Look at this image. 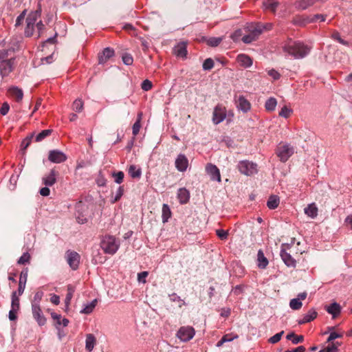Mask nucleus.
<instances>
[{
    "instance_id": "nucleus-1",
    "label": "nucleus",
    "mask_w": 352,
    "mask_h": 352,
    "mask_svg": "<svg viewBox=\"0 0 352 352\" xmlns=\"http://www.w3.org/2000/svg\"><path fill=\"white\" fill-rule=\"evenodd\" d=\"M311 47L298 41H289L283 46L284 52L299 59L306 56L310 52Z\"/></svg>"
},
{
    "instance_id": "nucleus-2",
    "label": "nucleus",
    "mask_w": 352,
    "mask_h": 352,
    "mask_svg": "<svg viewBox=\"0 0 352 352\" xmlns=\"http://www.w3.org/2000/svg\"><path fill=\"white\" fill-rule=\"evenodd\" d=\"M101 248L106 254H114L120 247V242L114 236H104L100 243Z\"/></svg>"
},
{
    "instance_id": "nucleus-3",
    "label": "nucleus",
    "mask_w": 352,
    "mask_h": 352,
    "mask_svg": "<svg viewBox=\"0 0 352 352\" xmlns=\"http://www.w3.org/2000/svg\"><path fill=\"white\" fill-rule=\"evenodd\" d=\"M41 16V12L38 10L30 12L26 19V28L25 34L26 36H31L33 34L34 26Z\"/></svg>"
},
{
    "instance_id": "nucleus-4",
    "label": "nucleus",
    "mask_w": 352,
    "mask_h": 352,
    "mask_svg": "<svg viewBox=\"0 0 352 352\" xmlns=\"http://www.w3.org/2000/svg\"><path fill=\"white\" fill-rule=\"evenodd\" d=\"M237 167L241 174L247 176L254 175L258 171L257 164L248 160L240 161Z\"/></svg>"
},
{
    "instance_id": "nucleus-5",
    "label": "nucleus",
    "mask_w": 352,
    "mask_h": 352,
    "mask_svg": "<svg viewBox=\"0 0 352 352\" xmlns=\"http://www.w3.org/2000/svg\"><path fill=\"white\" fill-rule=\"evenodd\" d=\"M294 147L287 144H280L276 151L277 156L282 162H287L294 154Z\"/></svg>"
},
{
    "instance_id": "nucleus-6",
    "label": "nucleus",
    "mask_w": 352,
    "mask_h": 352,
    "mask_svg": "<svg viewBox=\"0 0 352 352\" xmlns=\"http://www.w3.org/2000/svg\"><path fill=\"white\" fill-rule=\"evenodd\" d=\"M195 331L193 327L190 326L182 327L177 333V336L183 342L190 340L195 336Z\"/></svg>"
},
{
    "instance_id": "nucleus-7",
    "label": "nucleus",
    "mask_w": 352,
    "mask_h": 352,
    "mask_svg": "<svg viewBox=\"0 0 352 352\" xmlns=\"http://www.w3.org/2000/svg\"><path fill=\"white\" fill-rule=\"evenodd\" d=\"M14 58L2 60L0 63V75L2 78L8 76L14 69Z\"/></svg>"
},
{
    "instance_id": "nucleus-8",
    "label": "nucleus",
    "mask_w": 352,
    "mask_h": 352,
    "mask_svg": "<svg viewBox=\"0 0 352 352\" xmlns=\"http://www.w3.org/2000/svg\"><path fill=\"white\" fill-rule=\"evenodd\" d=\"M226 118V109L222 104H217L213 111L212 122L214 124H218L223 122Z\"/></svg>"
},
{
    "instance_id": "nucleus-9",
    "label": "nucleus",
    "mask_w": 352,
    "mask_h": 352,
    "mask_svg": "<svg viewBox=\"0 0 352 352\" xmlns=\"http://www.w3.org/2000/svg\"><path fill=\"white\" fill-rule=\"evenodd\" d=\"M66 258L67 263L72 270L78 269L80 258L79 254L74 251L68 250L66 252Z\"/></svg>"
},
{
    "instance_id": "nucleus-10",
    "label": "nucleus",
    "mask_w": 352,
    "mask_h": 352,
    "mask_svg": "<svg viewBox=\"0 0 352 352\" xmlns=\"http://www.w3.org/2000/svg\"><path fill=\"white\" fill-rule=\"evenodd\" d=\"M67 155L59 150L50 151L48 155V160L53 163H62L67 160Z\"/></svg>"
},
{
    "instance_id": "nucleus-11",
    "label": "nucleus",
    "mask_w": 352,
    "mask_h": 352,
    "mask_svg": "<svg viewBox=\"0 0 352 352\" xmlns=\"http://www.w3.org/2000/svg\"><path fill=\"white\" fill-rule=\"evenodd\" d=\"M285 248H289V245H283L282 246V249L280 250V256L282 260L287 267H295L296 264V260L292 258L291 254L287 252V250Z\"/></svg>"
},
{
    "instance_id": "nucleus-12",
    "label": "nucleus",
    "mask_w": 352,
    "mask_h": 352,
    "mask_svg": "<svg viewBox=\"0 0 352 352\" xmlns=\"http://www.w3.org/2000/svg\"><path fill=\"white\" fill-rule=\"evenodd\" d=\"M206 171L212 180L217 181L218 182L221 181L220 171L217 166L212 164H208L206 166Z\"/></svg>"
},
{
    "instance_id": "nucleus-13",
    "label": "nucleus",
    "mask_w": 352,
    "mask_h": 352,
    "mask_svg": "<svg viewBox=\"0 0 352 352\" xmlns=\"http://www.w3.org/2000/svg\"><path fill=\"white\" fill-rule=\"evenodd\" d=\"M32 311L34 318L40 326H43L46 322V318L44 317L41 308L39 305H33Z\"/></svg>"
},
{
    "instance_id": "nucleus-14",
    "label": "nucleus",
    "mask_w": 352,
    "mask_h": 352,
    "mask_svg": "<svg viewBox=\"0 0 352 352\" xmlns=\"http://www.w3.org/2000/svg\"><path fill=\"white\" fill-rule=\"evenodd\" d=\"M236 103V108L243 113H248L251 109L250 102L243 96H239Z\"/></svg>"
},
{
    "instance_id": "nucleus-15",
    "label": "nucleus",
    "mask_w": 352,
    "mask_h": 352,
    "mask_svg": "<svg viewBox=\"0 0 352 352\" xmlns=\"http://www.w3.org/2000/svg\"><path fill=\"white\" fill-rule=\"evenodd\" d=\"M188 166V160L184 154H179L175 160V167L180 171H186Z\"/></svg>"
},
{
    "instance_id": "nucleus-16",
    "label": "nucleus",
    "mask_w": 352,
    "mask_h": 352,
    "mask_svg": "<svg viewBox=\"0 0 352 352\" xmlns=\"http://www.w3.org/2000/svg\"><path fill=\"white\" fill-rule=\"evenodd\" d=\"M262 33V30L260 26H256L254 30L251 31L248 35H245L242 38V41L245 43H250L251 42L256 40L258 36Z\"/></svg>"
},
{
    "instance_id": "nucleus-17",
    "label": "nucleus",
    "mask_w": 352,
    "mask_h": 352,
    "mask_svg": "<svg viewBox=\"0 0 352 352\" xmlns=\"http://www.w3.org/2000/svg\"><path fill=\"white\" fill-rule=\"evenodd\" d=\"M57 176L58 172L55 169H52L49 174L43 177V184L46 186H53L56 182Z\"/></svg>"
},
{
    "instance_id": "nucleus-18",
    "label": "nucleus",
    "mask_w": 352,
    "mask_h": 352,
    "mask_svg": "<svg viewBox=\"0 0 352 352\" xmlns=\"http://www.w3.org/2000/svg\"><path fill=\"white\" fill-rule=\"evenodd\" d=\"M114 56V51L110 47H106L98 54V62L100 64L105 63L110 58Z\"/></svg>"
},
{
    "instance_id": "nucleus-19",
    "label": "nucleus",
    "mask_w": 352,
    "mask_h": 352,
    "mask_svg": "<svg viewBox=\"0 0 352 352\" xmlns=\"http://www.w3.org/2000/svg\"><path fill=\"white\" fill-rule=\"evenodd\" d=\"M28 268H25L21 272L19 282L18 292H17L19 293V296H21L24 292V289L25 287V284L27 282V278H28Z\"/></svg>"
},
{
    "instance_id": "nucleus-20",
    "label": "nucleus",
    "mask_w": 352,
    "mask_h": 352,
    "mask_svg": "<svg viewBox=\"0 0 352 352\" xmlns=\"http://www.w3.org/2000/svg\"><path fill=\"white\" fill-rule=\"evenodd\" d=\"M9 95L14 98L16 102H21L23 97V93L22 89L17 87L12 86L8 90Z\"/></svg>"
},
{
    "instance_id": "nucleus-21",
    "label": "nucleus",
    "mask_w": 352,
    "mask_h": 352,
    "mask_svg": "<svg viewBox=\"0 0 352 352\" xmlns=\"http://www.w3.org/2000/svg\"><path fill=\"white\" fill-rule=\"evenodd\" d=\"M174 54L181 58H186L187 55L186 43L182 42L174 47Z\"/></svg>"
},
{
    "instance_id": "nucleus-22",
    "label": "nucleus",
    "mask_w": 352,
    "mask_h": 352,
    "mask_svg": "<svg viewBox=\"0 0 352 352\" xmlns=\"http://www.w3.org/2000/svg\"><path fill=\"white\" fill-rule=\"evenodd\" d=\"M236 60L240 65L243 67H250L253 63L252 59L249 56L244 54L238 55Z\"/></svg>"
},
{
    "instance_id": "nucleus-23",
    "label": "nucleus",
    "mask_w": 352,
    "mask_h": 352,
    "mask_svg": "<svg viewBox=\"0 0 352 352\" xmlns=\"http://www.w3.org/2000/svg\"><path fill=\"white\" fill-rule=\"evenodd\" d=\"M177 198L181 204H185L189 201L190 192L185 188H181L177 191Z\"/></svg>"
},
{
    "instance_id": "nucleus-24",
    "label": "nucleus",
    "mask_w": 352,
    "mask_h": 352,
    "mask_svg": "<svg viewBox=\"0 0 352 352\" xmlns=\"http://www.w3.org/2000/svg\"><path fill=\"white\" fill-rule=\"evenodd\" d=\"M317 316V312L314 309H310L305 314L302 319L298 320L299 324H305L314 320Z\"/></svg>"
},
{
    "instance_id": "nucleus-25",
    "label": "nucleus",
    "mask_w": 352,
    "mask_h": 352,
    "mask_svg": "<svg viewBox=\"0 0 352 352\" xmlns=\"http://www.w3.org/2000/svg\"><path fill=\"white\" fill-rule=\"evenodd\" d=\"M326 310L329 314L332 315L333 318H335L340 314L341 307L338 303L333 302L328 306L326 308Z\"/></svg>"
},
{
    "instance_id": "nucleus-26",
    "label": "nucleus",
    "mask_w": 352,
    "mask_h": 352,
    "mask_svg": "<svg viewBox=\"0 0 352 352\" xmlns=\"http://www.w3.org/2000/svg\"><path fill=\"white\" fill-rule=\"evenodd\" d=\"M305 213L309 217L314 219L318 215V208L314 203L309 204L305 209Z\"/></svg>"
},
{
    "instance_id": "nucleus-27",
    "label": "nucleus",
    "mask_w": 352,
    "mask_h": 352,
    "mask_svg": "<svg viewBox=\"0 0 352 352\" xmlns=\"http://www.w3.org/2000/svg\"><path fill=\"white\" fill-rule=\"evenodd\" d=\"M280 204V199L277 195H272L270 196L267 201V206L271 209H275Z\"/></svg>"
},
{
    "instance_id": "nucleus-28",
    "label": "nucleus",
    "mask_w": 352,
    "mask_h": 352,
    "mask_svg": "<svg viewBox=\"0 0 352 352\" xmlns=\"http://www.w3.org/2000/svg\"><path fill=\"white\" fill-rule=\"evenodd\" d=\"M257 261H258V266L260 268L264 269L268 265V261L267 258L265 256L263 251L259 250L257 254Z\"/></svg>"
},
{
    "instance_id": "nucleus-29",
    "label": "nucleus",
    "mask_w": 352,
    "mask_h": 352,
    "mask_svg": "<svg viewBox=\"0 0 352 352\" xmlns=\"http://www.w3.org/2000/svg\"><path fill=\"white\" fill-rule=\"evenodd\" d=\"M263 7L272 12H275L278 6V2L275 0H265L263 3Z\"/></svg>"
},
{
    "instance_id": "nucleus-30",
    "label": "nucleus",
    "mask_w": 352,
    "mask_h": 352,
    "mask_svg": "<svg viewBox=\"0 0 352 352\" xmlns=\"http://www.w3.org/2000/svg\"><path fill=\"white\" fill-rule=\"evenodd\" d=\"M51 316L56 322L58 325L62 324L63 327H67L69 324V320L67 318H62L60 314L55 312H52Z\"/></svg>"
},
{
    "instance_id": "nucleus-31",
    "label": "nucleus",
    "mask_w": 352,
    "mask_h": 352,
    "mask_svg": "<svg viewBox=\"0 0 352 352\" xmlns=\"http://www.w3.org/2000/svg\"><path fill=\"white\" fill-rule=\"evenodd\" d=\"M96 344V338L93 334H88L86 337V349L91 351Z\"/></svg>"
},
{
    "instance_id": "nucleus-32",
    "label": "nucleus",
    "mask_w": 352,
    "mask_h": 352,
    "mask_svg": "<svg viewBox=\"0 0 352 352\" xmlns=\"http://www.w3.org/2000/svg\"><path fill=\"white\" fill-rule=\"evenodd\" d=\"M276 105V99L271 97L269 99H267V101L265 102V107L267 111H273L275 110Z\"/></svg>"
},
{
    "instance_id": "nucleus-33",
    "label": "nucleus",
    "mask_w": 352,
    "mask_h": 352,
    "mask_svg": "<svg viewBox=\"0 0 352 352\" xmlns=\"http://www.w3.org/2000/svg\"><path fill=\"white\" fill-rule=\"evenodd\" d=\"M19 296L17 294V292H13L12 293V302H11V309L19 310L20 309V303H19Z\"/></svg>"
},
{
    "instance_id": "nucleus-34",
    "label": "nucleus",
    "mask_w": 352,
    "mask_h": 352,
    "mask_svg": "<svg viewBox=\"0 0 352 352\" xmlns=\"http://www.w3.org/2000/svg\"><path fill=\"white\" fill-rule=\"evenodd\" d=\"M286 338L289 340H291L292 342L294 344H297L298 343H300L302 342H303L304 340V337L303 336H296L294 333H289L287 336H286Z\"/></svg>"
},
{
    "instance_id": "nucleus-35",
    "label": "nucleus",
    "mask_w": 352,
    "mask_h": 352,
    "mask_svg": "<svg viewBox=\"0 0 352 352\" xmlns=\"http://www.w3.org/2000/svg\"><path fill=\"white\" fill-rule=\"evenodd\" d=\"M52 130H51V129H45V130L42 131L41 133H39L38 134H37L35 136V142H41L45 138L50 135L52 134Z\"/></svg>"
},
{
    "instance_id": "nucleus-36",
    "label": "nucleus",
    "mask_w": 352,
    "mask_h": 352,
    "mask_svg": "<svg viewBox=\"0 0 352 352\" xmlns=\"http://www.w3.org/2000/svg\"><path fill=\"white\" fill-rule=\"evenodd\" d=\"M142 113H138L137 120L133 125L132 129H133V135L134 136H135L138 134L140 129L141 128L140 122L142 120Z\"/></svg>"
},
{
    "instance_id": "nucleus-37",
    "label": "nucleus",
    "mask_w": 352,
    "mask_h": 352,
    "mask_svg": "<svg viewBox=\"0 0 352 352\" xmlns=\"http://www.w3.org/2000/svg\"><path fill=\"white\" fill-rule=\"evenodd\" d=\"M171 216V211L167 204H163L162 206V221L164 223L168 221Z\"/></svg>"
},
{
    "instance_id": "nucleus-38",
    "label": "nucleus",
    "mask_w": 352,
    "mask_h": 352,
    "mask_svg": "<svg viewBox=\"0 0 352 352\" xmlns=\"http://www.w3.org/2000/svg\"><path fill=\"white\" fill-rule=\"evenodd\" d=\"M75 292L74 287L73 285H69L67 286V294L65 297V302L67 307L70 304L71 300L73 297L74 293Z\"/></svg>"
},
{
    "instance_id": "nucleus-39",
    "label": "nucleus",
    "mask_w": 352,
    "mask_h": 352,
    "mask_svg": "<svg viewBox=\"0 0 352 352\" xmlns=\"http://www.w3.org/2000/svg\"><path fill=\"white\" fill-rule=\"evenodd\" d=\"M129 174L133 178H139L141 175V170L135 165H131L129 168Z\"/></svg>"
},
{
    "instance_id": "nucleus-40",
    "label": "nucleus",
    "mask_w": 352,
    "mask_h": 352,
    "mask_svg": "<svg viewBox=\"0 0 352 352\" xmlns=\"http://www.w3.org/2000/svg\"><path fill=\"white\" fill-rule=\"evenodd\" d=\"M84 103L81 99H76L72 104V109L76 112H81L83 109Z\"/></svg>"
},
{
    "instance_id": "nucleus-41",
    "label": "nucleus",
    "mask_w": 352,
    "mask_h": 352,
    "mask_svg": "<svg viewBox=\"0 0 352 352\" xmlns=\"http://www.w3.org/2000/svg\"><path fill=\"white\" fill-rule=\"evenodd\" d=\"M302 302L297 298L292 299L289 302V307L293 310H298L302 307Z\"/></svg>"
},
{
    "instance_id": "nucleus-42",
    "label": "nucleus",
    "mask_w": 352,
    "mask_h": 352,
    "mask_svg": "<svg viewBox=\"0 0 352 352\" xmlns=\"http://www.w3.org/2000/svg\"><path fill=\"white\" fill-rule=\"evenodd\" d=\"M97 304V300L94 299L89 305H86L85 308L81 311L83 314H90L92 312Z\"/></svg>"
},
{
    "instance_id": "nucleus-43",
    "label": "nucleus",
    "mask_w": 352,
    "mask_h": 352,
    "mask_svg": "<svg viewBox=\"0 0 352 352\" xmlns=\"http://www.w3.org/2000/svg\"><path fill=\"white\" fill-rule=\"evenodd\" d=\"M31 258V256L28 252H25L23 255L19 258L17 261L19 265H25L26 263H29Z\"/></svg>"
},
{
    "instance_id": "nucleus-44",
    "label": "nucleus",
    "mask_w": 352,
    "mask_h": 352,
    "mask_svg": "<svg viewBox=\"0 0 352 352\" xmlns=\"http://www.w3.org/2000/svg\"><path fill=\"white\" fill-rule=\"evenodd\" d=\"M292 113V109H289L287 107L285 106L280 109V111L279 112V116L285 118H287L290 116Z\"/></svg>"
},
{
    "instance_id": "nucleus-45",
    "label": "nucleus",
    "mask_w": 352,
    "mask_h": 352,
    "mask_svg": "<svg viewBox=\"0 0 352 352\" xmlns=\"http://www.w3.org/2000/svg\"><path fill=\"white\" fill-rule=\"evenodd\" d=\"M338 345H340L338 342L336 344L333 343L331 345H329L328 346L320 350L319 352H337L338 350Z\"/></svg>"
},
{
    "instance_id": "nucleus-46",
    "label": "nucleus",
    "mask_w": 352,
    "mask_h": 352,
    "mask_svg": "<svg viewBox=\"0 0 352 352\" xmlns=\"http://www.w3.org/2000/svg\"><path fill=\"white\" fill-rule=\"evenodd\" d=\"M283 333H284V331H282L280 333L275 334L274 336H273L268 340V342L271 344H276V343L280 341V340L281 339V337L283 335Z\"/></svg>"
},
{
    "instance_id": "nucleus-47",
    "label": "nucleus",
    "mask_w": 352,
    "mask_h": 352,
    "mask_svg": "<svg viewBox=\"0 0 352 352\" xmlns=\"http://www.w3.org/2000/svg\"><path fill=\"white\" fill-rule=\"evenodd\" d=\"M113 177H114L115 182L117 184H121L123 182L124 179V173L122 171H119L117 173H113L112 174Z\"/></svg>"
},
{
    "instance_id": "nucleus-48",
    "label": "nucleus",
    "mask_w": 352,
    "mask_h": 352,
    "mask_svg": "<svg viewBox=\"0 0 352 352\" xmlns=\"http://www.w3.org/2000/svg\"><path fill=\"white\" fill-rule=\"evenodd\" d=\"M214 67V61L212 58H207L203 63V69L204 70H210Z\"/></svg>"
},
{
    "instance_id": "nucleus-49",
    "label": "nucleus",
    "mask_w": 352,
    "mask_h": 352,
    "mask_svg": "<svg viewBox=\"0 0 352 352\" xmlns=\"http://www.w3.org/2000/svg\"><path fill=\"white\" fill-rule=\"evenodd\" d=\"M43 296V293L42 292H37L34 296V298L32 302V306L33 305H39L42 298Z\"/></svg>"
},
{
    "instance_id": "nucleus-50",
    "label": "nucleus",
    "mask_w": 352,
    "mask_h": 352,
    "mask_svg": "<svg viewBox=\"0 0 352 352\" xmlns=\"http://www.w3.org/2000/svg\"><path fill=\"white\" fill-rule=\"evenodd\" d=\"M123 63L126 65H131L133 63V58L129 54H124L122 55Z\"/></svg>"
},
{
    "instance_id": "nucleus-51",
    "label": "nucleus",
    "mask_w": 352,
    "mask_h": 352,
    "mask_svg": "<svg viewBox=\"0 0 352 352\" xmlns=\"http://www.w3.org/2000/svg\"><path fill=\"white\" fill-rule=\"evenodd\" d=\"M221 42V38H215V37L210 38L207 41L208 45L211 47H216V46L219 45Z\"/></svg>"
},
{
    "instance_id": "nucleus-52",
    "label": "nucleus",
    "mask_w": 352,
    "mask_h": 352,
    "mask_svg": "<svg viewBox=\"0 0 352 352\" xmlns=\"http://www.w3.org/2000/svg\"><path fill=\"white\" fill-rule=\"evenodd\" d=\"M217 235L221 240H226L228 236V231L224 230H216Z\"/></svg>"
},
{
    "instance_id": "nucleus-53",
    "label": "nucleus",
    "mask_w": 352,
    "mask_h": 352,
    "mask_svg": "<svg viewBox=\"0 0 352 352\" xmlns=\"http://www.w3.org/2000/svg\"><path fill=\"white\" fill-rule=\"evenodd\" d=\"M124 193V188L122 186H120L116 192V196L112 201V203H115L120 200V199L122 197Z\"/></svg>"
},
{
    "instance_id": "nucleus-54",
    "label": "nucleus",
    "mask_w": 352,
    "mask_h": 352,
    "mask_svg": "<svg viewBox=\"0 0 352 352\" xmlns=\"http://www.w3.org/2000/svg\"><path fill=\"white\" fill-rule=\"evenodd\" d=\"M148 272L146 271L142 272L138 274V280L139 282L145 283L146 282V278L148 276Z\"/></svg>"
},
{
    "instance_id": "nucleus-55",
    "label": "nucleus",
    "mask_w": 352,
    "mask_h": 352,
    "mask_svg": "<svg viewBox=\"0 0 352 352\" xmlns=\"http://www.w3.org/2000/svg\"><path fill=\"white\" fill-rule=\"evenodd\" d=\"M141 87L144 91H148L152 88V82L148 80H144L141 85Z\"/></svg>"
},
{
    "instance_id": "nucleus-56",
    "label": "nucleus",
    "mask_w": 352,
    "mask_h": 352,
    "mask_svg": "<svg viewBox=\"0 0 352 352\" xmlns=\"http://www.w3.org/2000/svg\"><path fill=\"white\" fill-rule=\"evenodd\" d=\"M25 14H26V11L24 10L16 18V24H15L16 26H19L23 23V21L25 19Z\"/></svg>"
},
{
    "instance_id": "nucleus-57",
    "label": "nucleus",
    "mask_w": 352,
    "mask_h": 352,
    "mask_svg": "<svg viewBox=\"0 0 352 352\" xmlns=\"http://www.w3.org/2000/svg\"><path fill=\"white\" fill-rule=\"evenodd\" d=\"M268 74L274 80H278L280 78V74L275 69H270L268 71Z\"/></svg>"
},
{
    "instance_id": "nucleus-58",
    "label": "nucleus",
    "mask_w": 352,
    "mask_h": 352,
    "mask_svg": "<svg viewBox=\"0 0 352 352\" xmlns=\"http://www.w3.org/2000/svg\"><path fill=\"white\" fill-rule=\"evenodd\" d=\"M314 4V0H302L300 6L303 9H306L307 7Z\"/></svg>"
},
{
    "instance_id": "nucleus-59",
    "label": "nucleus",
    "mask_w": 352,
    "mask_h": 352,
    "mask_svg": "<svg viewBox=\"0 0 352 352\" xmlns=\"http://www.w3.org/2000/svg\"><path fill=\"white\" fill-rule=\"evenodd\" d=\"M19 310L11 309L9 311V319L10 320H15L17 318V313Z\"/></svg>"
},
{
    "instance_id": "nucleus-60",
    "label": "nucleus",
    "mask_w": 352,
    "mask_h": 352,
    "mask_svg": "<svg viewBox=\"0 0 352 352\" xmlns=\"http://www.w3.org/2000/svg\"><path fill=\"white\" fill-rule=\"evenodd\" d=\"M342 336V335L340 333H338L336 332H331V333L327 339V342H332L335 339L341 338Z\"/></svg>"
},
{
    "instance_id": "nucleus-61",
    "label": "nucleus",
    "mask_w": 352,
    "mask_h": 352,
    "mask_svg": "<svg viewBox=\"0 0 352 352\" xmlns=\"http://www.w3.org/2000/svg\"><path fill=\"white\" fill-rule=\"evenodd\" d=\"M9 109H10V106H9V104H8L7 102H4V103L2 104L1 108L0 109V113H1L3 116H5V115H6V114L8 113Z\"/></svg>"
},
{
    "instance_id": "nucleus-62",
    "label": "nucleus",
    "mask_w": 352,
    "mask_h": 352,
    "mask_svg": "<svg viewBox=\"0 0 352 352\" xmlns=\"http://www.w3.org/2000/svg\"><path fill=\"white\" fill-rule=\"evenodd\" d=\"M36 28L38 32V37L41 36L43 30L44 29V25L41 20H39L36 25Z\"/></svg>"
},
{
    "instance_id": "nucleus-63",
    "label": "nucleus",
    "mask_w": 352,
    "mask_h": 352,
    "mask_svg": "<svg viewBox=\"0 0 352 352\" xmlns=\"http://www.w3.org/2000/svg\"><path fill=\"white\" fill-rule=\"evenodd\" d=\"M41 195L47 197L50 195V190L47 186H45L43 188H41L39 191Z\"/></svg>"
},
{
    "instance_id": "nucleus-64",
    "label": "nucleus",
    "mask_w": 352,
    "mask_h": 352,
    "mask_svg": "<svg viewBox=\"0 0 352 352\" xmlns=\"http://www.w3.org/2000/svg\"><path fill=\"white\" fill-rule=\"evenodd\" d=\"M305 347L303 346H299L294 349L287 350L285 352H305Z\"/></svg>"
}]
</instances>
